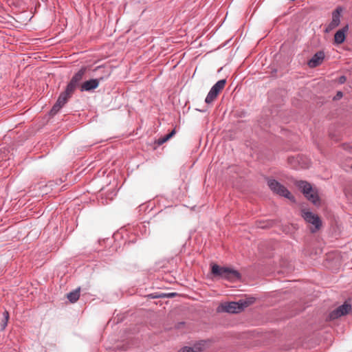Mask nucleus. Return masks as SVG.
I'll return each mask as SVG.
<instances>
[{
    "label": "nucleus",
    "instance_id": "1",
    "mask_svg": "<svg viewBox=\"0 0 352 352\" xmlns=\"http://www.w3.org/2000/svg\"><path fill=\"white\" fill-rule=\"evenodd\" d=\"M211 272L215 276L228 280H234L240 278V274L236 270L230 267H220L217 264L212 265Z\"/></svg>",
    "mask_w": 352,
    "mask_h": 352
},
{
    "label": "nucleus",
    "instance_id": "2",
    "mask_svg": "<svg viewBox=\"0 0 352 352\" xmlns=\"http://www.w3.org/2000/svg\"><path fill=\"white\" fill-rule=\"evenodd\" d=\"M254 302V298L241 299L238 302H230L222 305V310L228 313H238Z\"/></svg>",
    "mask_w": 352,
    "mask_h": 352
},
{
    "label": "nucleus",
    "instance_id": "3",
    "mask_svg": "<svg viewBox=\"0 0 352 352\" xmlns=\"http://www.w3.org/2000/svg\"><path fill=\"white\" fill-rule=\"evenodd\" d=\"M296 186L301 190L306 198L314 204H317L319 198L317 192L314 190L309 183L306 181H296Z\"/></svg>",
    "mask_w": 352,
    "mask_h": 352
},
{
    "label": "nucleus",
    "instance_id": "4",
    "mask_svg": "<svg viewBox=\"0 0 352 352\" xmlns=\"http://www.w3.org/2000/svg\"><path fill=\"white\" fill-rule=\"evenodd\" d=\"M267 184L270 188L276 194L287 198L288 199L294 201V197L291 192L280 183L275 179H269Z\"/></svg>",
    "mask_w": 352,
    "mask_h": 352
},
{
    "label": "nucleus",
    "instance_id": "5",
    "mask_svg": "<svg viewBox=\"0 0 352 352\" xmlns=\"http://www.w3.org/2000/svg\"><path fill=\"white\" fill-rule=\"evenodd\" d=\"M226 84V79H222V80L217 81L209 91V92L205 99V102L207 104L212 103L216 99V98L218 96L219 93L223 89Z\"/></svg>",
    "mask_w": 352,
    "mask_h": 352
},
{
    "label": "nucleus",
    "instance_id": "6",
    "mask_svg": "<svg viewBox=\"0 0 352 352\" xmlns=\"http://www.w3.org/2000/svg\"><path fill=\"white\" fill-rule=\"evenodd\" d=\"M302 217L304 219L309 223L314 226V228H311V231L312 232H316L322 226V222L319 218V217L316 214H314L311 212L302 210Z\"/></svg>",
    "mask_w": 352,
    "mask_h": 352
},
{
    "label": "nucleus",
    "instance_id": "7",
    "mask_svg": "<svg viewBox=\"0 0 352 352\" xmlns=\"http://www.w3.org/2000/svg\"><path fill=\"white\" fill-rule=\"evenodd\" d=\"M342 8L338 7L332 13L331 21L329 23L325 29L326 32H329L336 27H338L340 23Z\"/></svg>",
    "mask_w": 352,
    "mask_h": 352
},
{
    "label": "nucleus",
    "instance_id": "8",
    "mask_svg": "<svg viewBox=\"0 0 352 352\" xmlns=\"http://www.w3.org/2000/svg\"><path fill=\"white\" fill-rule=\"evenodd\" d=\"M351 309V305L349 303L344 302L343 305L339 306L337 309L331 312L330 318L336 319L344 316L349 314Z\"/></svg>",
    "mask_w": 352,
    "mask_h": 352
},
{
    "label": "nucleus",
    "instance_id": "9",
    "mask_svg": "<svg viewBox=\"0 0 352 352\" xmlns=\"http://www.w3.org/2000/svg\"><path fill=\"white\" fill-rule=\"evenodd\" d=\"M209 346V342L206 340H201L195 343L192 347L185 346L182 352H203Z\"/></svg>",
    "mask_w": 352,
    "mask_h": 352
},
{
    "label": "nucleus",
    "instance_id": "10",
    "mask_svg": "<svg viewBox=\"0 0 352 352\" xmlns=\"http://www.w3.org/2000/svg\"><path fill=\"white\" fill-rule=\"evenodd\" d=\"M70 96L66 94L65 93H61L56 102L54 104L51 109V114H56L59 111V110L64 106V104L67 102Z\"/></svg>",
    "mask_w": 352,
    "mask_h": 352
},
{
    "label": "nucleus",
    "instance_id": "11",
    "mask_svg": "<svg viewBox=\"0 0 352 352\" xmlns=\"http://www.w3.org/2000/svg\"><path fill=\"white\" fill-rule=\"evenodd\" d=\"M325 55L323 51H319L316 52L312 58L308 61L307 65L310 68H315L320 65L324 59Z\"/></svg>",
    "mask_w": 352,
    "mask_h": 352
},
{
    "label": "nucleus",
    "instance_id": "12",
    "mask_svg": "<svg viewBox=\"0 0 352 352\" xmlns=\"http://www.w3.org/2000/svg\"><path fill=\"white\" fill-rule=\"evenodd\" d=\"M102 80H103V78L91 79L84 82L80 86V91H89L96 89Z\"/></svg>",
    "mask_w": 352,
    "mask_h": 352
},
{
    "label": "nucleus",
    "instance_id": "13",
    "mask_svg": "<svg viewBox=\"0 0 352 352\" xmlns=\"http://www.w3.org/2000/svg\"><path fill=\"white\" fill-rule=\"evenodd\" d=\"M349 30V26L345 25L342 29L338 30L334 35V42L336 44L339 45L342 43L346 38V33Z\"/></svg>",
    "mask_w": 352,
    "mask_h": 352
},
{
    "label": "nucleus",
    "instance_id": "14",
    "mask_svg": "<svg viewBox=\"0 0 352 352\" xmlns=\"http://www.w3.org/2000/svg\"><path fill=\"white\" fill-rule=\"evenodd\" d=\"M85 72L86 69L85 67L81 68L77 73L74 75L70 82H73V84L78 87L80 82L82 80L83 76L85 74Z\"/></svg>",
    "mask_w": 352,
    "mask_h": 352
},
{
    "label": "nucleus",
    "instance_id": "15",
    "mask_svg": "<svg viewBox=\"0 0 352 352\" xmlns=\"http://www.w3.org/2000/svg\"><path fill=\"white\" fill-rule=\"evenodd\" d=\"M80 288H77L75 290L67 294V299L72 303L76 302L80 297Z\"/></svg>",
    "mask_w": 352,
    "mask_h": 352
},
{
    "label": "nucleus",
    "instance_id": "16",
    "mask_svg": "<svg viewBox=\"0 0 352 352\" xmlns=\"http://www.w3.org/2000/svg\"><path fill=\"white\" fill-rule=\"evenodd\" d=\"M77 87H78L76 85L69 81L66 87L65 91L63 92L71 97Z\"/></svg>",
    "mask_w": 352,
    "mask_h": 352
},
{
    "label": "nucleus",
    "instance_id": "17",
    "mask_svg": "<svg viewBox=\"0 0 352 352\" xmlns=\"http://www.w3.org/2000/svg\"><path fill=\"white\" fill-rule=\"evenodd\" d=\"M175 133V130L173 129L170 133L168 134L164 135L162 138H160L157 140V144L159 145H162L164 143H165L166 141H168L170 138H171Z\"/></svg>",
    "mask_w": 352,
    "mask_h": 352
},
{
    "label": "nucleus",
    "instance_id": "18",
    "mask_svg": "<svg viewBox=\"0 0 352 352\" xmlns=\"http://www.w3.org/2000/svg\"><path fill=\"white\" fill-rule=\"evenodd\" d=\"M175 133V130L173 129L170 133L168 134L164 135L162 138H160L157 140V144L159 145H162L164 143H165L166 141H168L170 138H171Z\"/></svg>",
    "mask_w": 352,
    "mask_h": 352
},
{
    "label": "nucleus",
    "instance_id": "19",
    "mask_svg": "<svg viewBox=\"0 0 352 352\" xmlns=\"http://www.w3.org/2000/svg\"><path fill=\"white\" fill-rule=\"evenodd\" d=\"M3 315H4V318H5V321L1 324L3 329H4L7 325V322H8V320L9 318V314L8 311H5Z\"/></svg>",
    "mask_w": 352,
    "mask_h": 352
},
{
    "label": "nucleus",
    "instance_id": "20",
    "mask_svg": "<svg viewBox=\"0 0 352 352\" xmlns=\"http://www.w3.org/2000/svg\"><path fill=\"white\" fill-rule=\"evenodd\" d=\"M270 224V223L266 222V223H263V224H262V225H259L258 227H260L261 228H265L269 227Z\"/></svg>",
    "mask_w": 352,
    "mask_h": 352
},
{
    "label": "nucleus",
    "instance_id": "21",
    "mask_svg": "<svg viewBox=\"0 0 352 352\" xmlns=\"http://www.w3.org/2000/svg\"><path fill=\"white\" fill-rule=\"evenodd\" d=\"M342 97V93L341 91H338L336 95V98H340Z\"/></svg>",
    "mask_w": 352,
    "mask_h": 352
},
{
    "label": "nucleus",
    "instance_id": "22",
    "mask_svg": "<svg viewBox=\"0 0 352 352\" xmlns=\"http://www.w3.org/2000/svg\"><path fill=\"white\" fill-rule=\"evenodd\" d=\"M149 296H151L152 298H155V296H152V295H149Z\"/></svg>",
    "mask_w": 352,
    "mask_h": 352
},
{
    "label": "nucleus",
    "instance_id": "23",
    "mask_svg": "<svg viewBox=\"0 0 352 352\" xmlns=\"http://www.w3.org/2000/svg\"><path fill=\"white\" fill-rule=\"evenodd\" d=\"M175 294L173 293V294H170V296H175Z\"/></svg>",
    "mask_w": 352,
    "mask_h": 352
}]
</instances>
